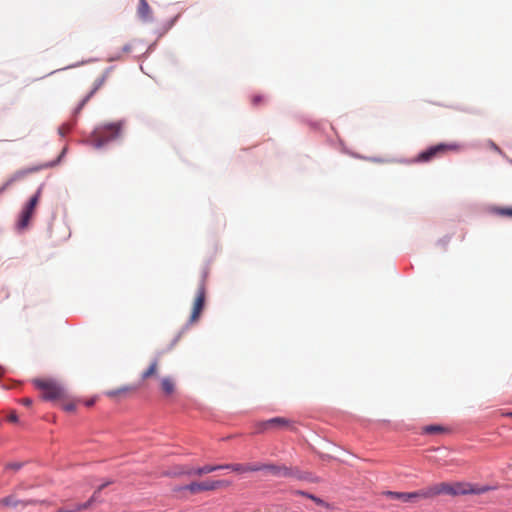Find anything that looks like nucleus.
<instances>
[{
	"instance_id": "nucleus-1",
	"label": "nucleus",
	"mask_w": 512,
	"mask_h": 512,
	"mask_svg": "<svg viewBox=\"0 0 512 512\" xmlns=\"http://www.w3.org/2000/svg\"><path fill=\"white\" fill-rule=\"evenodd\" d=\"M123 122H111L99 125L95 128L90 137V143L95 148H101L110 141H113L121 136Z\"/></svg>"
},
{
	"instance_id": "nucleus-2",
	"label": "nucleus",
	"mask_w": 512,
	"mask_h": 512,
	"mask_svg": "<svg viewBox=\"0 0 512 512\" xmlns=\"http://www.w3.org/2000/svg\"><path fill=\"white\" fill-rule=\"evenodd\" d=\"M34 386L42 392V397L47 401H56L65 397L63 386L53 379H34Z\"/></svg>"
},
{
	"instance_id": "nucleus-3",
	"label": "nucleus",
	"mask_w": 512,
	"mask_h": 512,
	"mask_svg": "<svg viewBox=\"0 0 512 512\" xmlns=\"http://www.w3.org/2000/svg\"><path fill=\"white\" fill-rule=\"evenodd\" d=\"M225 484L224 481L217 480V481H203V482H192L188 485L184 486H176L173 488V492L178 494L177 496H180L185 491H188L190 494H198L204 491H213L220 487H222ZM183 495H181L182 497Z\"/></svg>"
},
{
	"instance_id": "nucleus-4",
	"label": "nucleus",
	"mask_w": 512,
	"mask_h": 512,
	"mask_svg": "<svg viewBox=\"0 0 512 512\" xmlns=\"http://www.w3.org/2000/svg\"><path fill=\"white\" fill-rule=\"evenodd\" d=\"M460 148H461V146L457 143H451V144L440 143L435 146L429 147L425 151H422L417 156V161L429 162V161L433 160L434 158L445 154L448 151H458V150H460Z\"/></svg>"
},
{
	"instance_id": "nucleus-5",
	"label": "nucleus",
	"mask_w": 512,
	"mask_h": 512,
	"mask_svg": "<svg viewBox=\"0 0 512 512\" xmlns=\"http://www.w3.org/2000/svg\"><path fill=\"white\" fill-rule=\"evenodd\" d=\"M40 197H41V188H39L37 190L35 195H33L30 198L29 202L23 208V210L20 214V217H19L18 224H17V226L20 230H23L28 227L30 220L33 217V214L35 212V209L39 203Z\"/></svg>"
},
{
	"instance_id": "nucleus-6",
	"label": "nucleus",
	"mask_w": 512,
	"mask_h": 512,
	"mask_svg": "<svg viewBox=\"0 0 512 512\" xmlns=\"http://www.w3.org/2000/svg\"><path fill=\"white\" fill-rule=\"evenodd\" d=\"M206 274H204L199 287L197 289V294L193 303V308L190 316V322L194 323L198 321L202 310L204 308L205 299H206V284H205Z\"/></svg>"
},
{
	"instance_id": "nucleus-7",
	"label": "nucleus",
	"mask_w": 512,
	"mask_h": 512,
	"mask_svg": "<svg viewBox=\"0 0 512 512\" xmlns=\"http://www.w3.org/2000/svg\"><path fill=\"white\" fill-rule=\"evenodd\" d=\"M488 486H476L470 483L453 484V495L482 494L489 491Z\"/></svg>"
},
{
	"instance_id": "nucleus-8",
	"label": "nucleus",
	"mask_w": 512,
	"mask_h": 512,
	"mask_svg": "<svg viewBox=\"0 0 512 512\" xmlns=\"http://www.w3.org/2000/svg\"><path fill=\"white\" fill-rule=\"evenodd\" d=\"M384 494L392 499H397L402 502H413L418 499H425L424 489L415 492L386 491Z\"/></svg>"
},
{
	"instance_id": "nucleus-9",
	"label": "nucleus",
	"mask_w": 512,
	"mask_h": 512,
	"mask_svg": "<svg viewBox=\"0 0 512 512\" xmlns=\"http://www.w3.org/2000/svg\"><path fill=\"white\" fill-rule=\"evenodd\" d=\"M425 499L433 498L440 494L453 495V484L442 482L424 489Z\"/></svg>"
},
{
	"instance_id": "nucleus-10",
	"label": "nucleus",
	"mask_w": 512,
	"mask_h": 512,
	"mask_svg": "<svg viewBox=\"0 0 512 512\" xmlns=\"http://www.w3.org/2000/svg\"><path fill=\"white\" fill-rule=\"evenodd\" d=\"M194 468L184 466V465H176L162 472V476L171 477V478H179L182 476H191L193 475Z\"/></svg>"
},
{
	"instance_id": "nucleus-11",
	"label": "nucleus",
	"mask_w": 512,
	"mask_h": 512,
	"mask_svg": "<svg viewBox=\"0 0 512 512\" xmlns=\"http://www.w3.org/2000/svg\"><path fill=\"white\" fill-rule=\"evenodd\" d=\"M262 470H268L272 475L275 476H283V477H291L294 476V472L291 468L286 466H277V465H260Z\"/></svg>"
},
{
	"instance_id": "nucleus-12",
	"label": "nucleus",
	"mask_w": 512,
	"mask_h": 512,
	"mask_svg": "<svg viewBox=\"0 0 512 512\" xmlns=\"http://www.w3.org/2000/svg\"><path fill=\"white\" fill-rule=\"evenodd\" d=\"M106 79H107V74L105 73V74L101 75L100 77H98L94 81L92 90L82 100V102L80 103V105H79V107L77 109L78 111H80L83 108V106L88 102V100L94 95V93H96L104 85V83L106 82Z\"/></svg>"
},
{
	"instance_id": "nucleus-13",
	"label": "nucleus",
	"mask_w": 512,
	"mask_h": 512,
	"mask_svg": "<svg viewBox=\"0 0 512 512\" xmlns=\"http://www.w3.org/2000/svg\"><path fill=\"white\" fill-rule=\"evenodd\" d=\"M137 14L142 21H152V10L146 0H139Z\"/></svg>"
},
{
	"instance_id": "nucleus-14",
	"label": "nucleus",
	"mask_w": 512,
	"mask_h": 512,
	"mask_svg": "<svg viewBox=\"0 0 512 512\" xmlns=\"http://www.w3.org/2000/svg\"><path fill=\"white\" fill-rule=\"evenodd\" d=\"M290 424L291 421L284 417H275L268 420V425L271 426L272 430L290 427Z\"/></svg>"
},
{
	"instance_id": "nucleus-15",
	"label": "nucleus",
	"mask_w": 512,
	"mask_h": 512,
	"mask_svg": "<svg viewBox=\"0 0 512 512\" xmlns=\"http://www.w3.org/2000/svg\"><path fill=\"white\" fill-rule=\"evenodd\" d=\"M161 390L167 396L172 395L175 391V383L171 377H164L160 382Z\"/></svg>"
},
{
	"instance_id": "nucleus-16",
	"label": "nucleus",
	"mask_w": 512,
	"mask_h": 512,
	"mask_svg": "<svg viewBox=\"0 0 512 512\" xmlns=\"http://www.w3.org/2000/svg\"><path fill=\"white\" fill-rule=\"evenodd\" d=\"M158 369H159V360L155 359L151 362L149 367L145 371L142 372V374H141L142 380H146L150 377L155 376L158 372Z\"/></svg>"
},
{
	"instance_id": "nucleus-17",
	"label": "nucleus",
	"mask_w": 512,
	"mask_h": 512,
	"mask_svg": "<svg viewBox=\"0 0 512 512\" xmlns=\"http://www.w3.org/2000/svg\"><path fill=\"white\" fill-rule=\"evenodd\" d=\"M263 467L259 465H242V464H233V471L238 473L251 472V471H260Z\"/></svg>"
},
{
	"instance_id": "nucleus-18",
	"label": "nucleus",
	"mask_w": 512,
	"mask_h": 512,
	"mask_svg": "<svg viewBox=\"0 0 512 512\" xmlns=\"http://www.w3.org/2000/svg\"><path fill=\"white\" fill-rule=\"evenodd\" d=\"M134 388L133 387H130V386H123L121 388H118V389H114V390H109L106 392V395L109 397V398H116L118 396H121L123 394H126L128 392H131L133 391Z\"/></svg>"
},
{
	"instance_id": "nucleus-19",
	"label": "nucleus",
	"mask_w": 512,
	"mask_h": 512,
	"mask_svg": "<svg viewBox=\"0 0 512 512\" xmlns=\"http://www.w3.org/2000/svg\"><path fill=\"white\" fill-rule=\"evenodd\" d=\"M216 470H219L218 465H205L203 467L194 469L193 475L201 476V475H204V474L212 473V472H214Z\"/></svg>"
},
{
	"instance_id": "nucleus-20",
	"label": "nucleus",
	"mask_w": 512,
	"mask_h": 512,
	"mask_svg": "<svg viewBox=\"0 0 512 512\" xmlns=\"http://www.w3.org/2000/svg\"><path fill=\"white\" fill-rule=\"evenodd\" d=\"M492 212L499 216L512 218V207H493Z\"/></svg>"
},
{
	"instance_id": "nucleus-21",
	"label": "nucleus",
	"mask_w": 512,
	"mask_h": 512,
	"mask_svg": "<svg viewBox=\"0 0 512 512\" xmlns=\"http://www.w3.org/2000/svg\"><path fill=\"white\" fill-rule=\"evenodd\" d=\"M19 503H20V501L13 495H9L0 500V505H3V506L16 507L19 505Z\"/></svg>"
},
{
	"instance_id": "nucleus-22",
	"label": "nucleus",
	"mask_w": 512,
	"mask_h": 512,
	"mask_svg": "<svg viewBox=\"0 0 512 512\" xmlns=\"http://www.w3.org/2000/svg\"><path fill=\"white\" fill-rule=\"evenodd\" d=\"M446 429L440 425H428L423 428V432L425 434H436V433H442Z\"/></svg>"
},
{
	"instance_id": "nucleus-23",
	"label": "nucleus",
	"mask_w": 512,
	"mask_h": 512,
	"mask_svg": "<svg viewBox=\"0 0 512 512\" xmlns=\"http://www.w3.org/2000/svg\"><path fill=\"white\" fill-rule=\"evenodd\" d=\"M269 430H272V428L270 425H268V420L256 424L255 433H263Z\"/></svg>"
},
{
	"instance_id": "nucleus-24",
	"label": "nucleus",
	"mask_w": 512,
	"mask_h": 512,
	"mask_svg": "<svg viewBox=\"0 0 512 512\" xmlns=\"http://www.w3.org/2000/svg\"><path fill=\"white\" fill-rule=\"evenodd\" d=\"M99 494H100V491H98V489H96L94 491L93 495L90 497V499L87 502L82 504V505H85V510L89 509L93 503H95L99 500Z\"/></svg>"
},
{
	"instance_id": "nucleus-25",
	"label": "nucleus",
	"mask_w": 512,
	"mask_h": 512,
	"mask_svg": "<svg viewBox=\"0 0 512 512\" xmlns=\"http://www.w3.org/2000/svg\"><path fill=\"white\" fill-rule=\"evenodd\" d=\"M22 466H23L22 462H11V463H7L5 465V469L6 470L18 471L19 469L22 468Z\"/></svg>"
},
{
	"instance_id": "nucleus-26",
	"label": "nucleus",
	"mask_w": 512,
	"mask_h": 512,
	"mask_svg": "<svg viewBox=\"0 0 512 512\" xmlns=\"http://www.w3.org/2000/svg\"><path fill=\"white\" fill-rule=\"evenodd\" d=\"M307 498L311 499L312 501H314L319 506L329 507V505L324 500H322L321 498H319V497H317V496H315L313 494L307 495Z\"/></svg>"
},
{
	"instance_id": "nucleus-27",
	"label": "nucleus",
	"mask_w": 512,
	"mask_h": 512,
	"mask_svg": "<svg viewBox=\"0 0 512 512\" xmlns=\"http://www.w3.org/2000/svg\"><path fill=\"white\" fill-rule=\"evenodd\" d=\"M265 101L264 97L262 95H254L251 98V102L253 106H258L262 104Z\"/></svg>"
},
{
	"instance_id": "nucleus-28",
	"label": "nucleus",
	"mask_w": 512,
	"mask_h": 512,
	"mask_svg": "<svg viewBox=\"0 0 512 512\" xmlns=\"http://www.w3.org/2000/svg\"><path fill=\"white\" fill-rule=\"evenodd\" d=\"M71 127L68 125V124H65V125H62L60 128H59V133L64 136L66 133H68L70 131Z\"/></svg>"
},
{
	"instance_id": "nucleus-29",
	"label": "nucleus",
	"mask_w": 512,
	"mask_h": 512,
	"mask_svg": "<svg viewBox=\"0 0 512 512\" xmlns=\"http://www.w3.org/2000/svg\"><path fill=\"white\" fill-rule=\"evenodd\" d=\"M64 410L68 411V412H72L75 410L76 406L74 403H67L63 406Z\"/></svg>"
},
{
	"instance_id": "nucleus-30",
	"label": "nucleus",
	"mask_w": 512,
	"mask_h": 512,
	"mask_svg": "<svg viewBox=\"0 0 512 512\" xmlns=\"http://www.w3.org/2000/svg\"><path fill=\"white\" fill-rule=\"evenodd\" d=\"M8 421L9 422H12V423H16L18 421V416L16 413H11L9 416H8Z\"/></svg>"
},
{
	"instance_id": "nucleus-31",
	"label": "nucleus",
	"mask_w": 512,
	"mask_h": 512,
	"mask_svg": "<svg viewBox=\"0 0 512 512\" xmlns=\"http://www.w3.org/2000/svg\"><path fill=\"white\" fill-rule=\"evenodd\" d=\"M218 467H219V470L220 469H228V470L233 471V464L218 465Z\"/></svg>"
},
{
	"instance_id": "nucleus-32",
	"label": "nucleus",
	"mask_w": 512,
	"mask_h": 512,
	"mask_svg": "<svg viewBox=\"0 0 512 512\" xmlns=\"http://www.w3.org/2000/svg\"><path fill=\"white\" fill-rule=\"evenodd\" d=\"M21 403L25 406H30L32 404V399L30 398H24L21 400Z\"/></svg>"
},
{
	"instance_id": "nucleus-33",
	"label": "nucleus",
	"mask_w": 512,
	"mask_h": 512,
	"mask_svg": "<svg viewBox=\"0 0 512 512\" xmlns=\"http://www.w3.org/2000/svg\"><path fill=\"white\" fill-rule=\"evenodd\" d=\"M111 483H112L111 481H107V482H105V483L101 484V485L97 488V489H98V491H100V492H101L105 487H107V486H108V485H110Z\"/></svg>"
},
{
	"instance_id": "nucleus-34",
	"label": "nucleus",
	"mask_w": 512,
	"mask_h": 512,
	"mask_svg": "<svg viewBox=\"0 0 512 512\" xmlns=\"http://www.w3.org/2000/svg\"><path fill=\"white\" fill-rule=\"evenodd\" d=\"M132 50V46L130 44H127L123 47V51L128 53Z\"/></svg>"
},
{
	"instance_id": "nucleus-35",
	"label": "nucleus",
	"mask_w": 512,
	"mask_h": 512,
	"mask_svg": "<svg viewBox=\"0 0 512 512\" xmlns=\"http://www.w3.org/2000/svg\"><path fill=\"white\" fill-rule=\"evenodd\" d=\"M295 493L298 494V495L304 496L306 498H307V495H310L309 493L304 492V491H296Z\"/></svg>"
},
{
	"instance_id": "nucleus-36",
	"label": "nucleus",
	"mask_w": 512,
	"mask_h": 512,
	"mask_svg": "<svg viewBox=\"0 0 512 512\" xmlns=\"http://www.w3.org/2000/svg\"><path fill=\"white\" fill-rule=\"evenodd\" d=\"M491 147L493 148V150H495V151H497L499 153L501 152L500 148L496 144L492 143Z\"/></svg>"
},
{
	"instance_id": "nucleus-37",
	"label": "nucleus",
	"mask_w": 512,
	"mask_h": 512,
	"mask_svg": "<svg viewBox=\"0 0 512 512\" xmlns=\"http://www.w3.org/2000/svg\"><path fill=\"white\" fill-rule=\"evenodd\" d=\"M94 404V401L93 400H90L86 403L87 406H92Z\"/></svg>"
},
{
	"instance_id": "nucleus-38",
	"label": "nucleus",
	"mask_w": 512,
	"mask_h": 512,
	"mask_svg": "<svg viewBox=\"0 0 512 512\" xmlns=\"http://www.w3.org/2000/svg\"><path fill=\"white\" fill-rule=\"evenodd\" d=\"M5 189H6V185L2 186V187L0 188V194H1Z\"/></svg>"
},
{
	"instance_id": "nucleus-39",
	"label": "nucleus",
	"mask_w": 512,
	"mask_h": 512,
	"mask_svg": "<svg viewBox=\"0 0 512 512\" xmlns=\"http://www.w3.org/2000/svg\"><path fill=\"white\" fill-rule=\"evenodd\" d=\"M41 504H44V505H47L49 504L47 501L43 500V501H40Z\"/></svg>"
},
{
	"instance_id": "nucleus-40",
	"label": "nucleus",
	"mask_w": 512,
	"mask_h": 512,
	"mask_svg": "<svg viewBox=\"0 0 512 512\" xmlns=\"http://www.w3.org/2000/svg\"><path fill=\"white\" fill-rule=\"evenodd\" d=\"M36 501H29L27 504H35Z\"/></svg>"
},
{
	"instance_id": "nucleus-41",
	"label": "nucleus",
	"mask_w": 512,
	"mask_h": 512,
	"mask_svg": "<svg viewBox=\"0 0 512 512\" xmlns=\"http://www.w3.org/2000/svg\"><path fill=\"white\" fill-rule=\"evenodd\" d=\"M506 415L509 416V417H512V412H509Z\"/></svg>"
}]
</instances>
